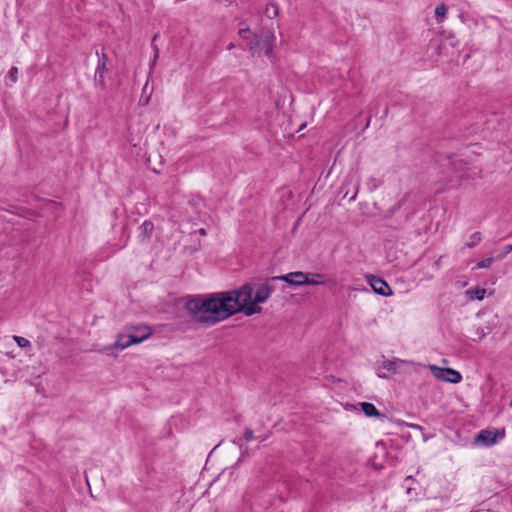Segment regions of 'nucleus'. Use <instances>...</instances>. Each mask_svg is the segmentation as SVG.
Listing matches in <instances>:
<instances>
[{"label": "nucleus", "mask_w": 512, "mask_h": 512, "mask_svg": "<svg viewBox=\"0 0 512 512\" xmlns=\"http://www.w3.org/2000/svg\"><path fill=\"white\" fill-rule=\"evenodd\" d=\"M274 291V287L265 282L255 291L252 284L245 283L238 289L197 295L188 299L185 309L190 318L205 326H212L238 312L246 316L260 314L262 308L259 304L266 302Z\"/></svg>", "instance_id": "nucleus-1"}, {"label": "nucleus", "mask_w": 512, "mask_h": 512, "mask_svg": "<svg viewBox=\"0 0 512 512\" xmlns=\"http://www.w3.org/2000/svg\"><path fill=\"white\" fill-rule=\"evenodd\" d=\"M130 329L141 330L143 334H119L117 340L114 343L115 348L125 349L133 344H138L146 340L152 335V330L149 326L144 324H139L135 326H130Z\"/></svg>", "instance_id": "nucleus-2"}, {"label": "nucleus", "mask_w": 512, "mask_h": 512, "mask_svg": "<svg viewBox=\"0 0 512 512\" xmlns=\"http://www.w3.org/2000/svg\"><path fill=\"white\" fill-rule=\"evenodd\" d=\"M275 36L271 32L262 33L260 36L254 35V40L248 42V46L253 55L264 49L265 54L270 56L274 47Z\"/></svg>", "instance_id": "nucleus-3"}, {"label": "nucleus", "mask_w": 512, "mask_h": 512, "mask_svg": "<svg viewBox=\"0 0 512 512\" xmlns=\"http://www.w3.org/2000/svg\"><path fill=\"white\" fill-rule=\"evenodd\" d=\"M505 437V429H483L474 439V444L481 445L485 447H490L496 444L498 441L504 439Z\"/></svg>", "instance_id": "nucleus-4"}, {"label": "nucleus", "mask_w": 512, "mask_h": 512, "mask_svg": "<svg viewBox=\"0 0 512 512\" xmlns=\"http://www.w3.org/2000/svg\"><path fill=\"white\" fill-rule=\"evenodd\" d=\"M272 281L280 280L284 281L290 286L294 287H300L305 284H314L313 281L308 280V273L297 271V272H290L285 275L281 276H275L271 278Z\"/></svg>", "instance_id": "nucleus-5"}, {"label": "nucleus", "mask_w": 512, "mask_h": 512, "mask_svg": "<svg viewBox=\"0 0 512 512\" xmlns=\"http://www.w3.org/2000/svg\"><path fill=\"white\" fill-rule=\"evenodd\" d=\"M430 370L437 379L442 381L456 384L462 380L460 372L452 368H441L436 365H431Z\"/></svg>", "instance_id": "nucleus-6"}, {"label": "nucleus", "mask_w": 512, "mask_h": 512, "mask_svg": "<svg viewBox=\"0 0 512 512\" xmlns=\"http://www.w3.org/2000/svg\"><path fill=\"white\" fill-rule=\"evenodd\" d=\"M366 279L376 294L381 296H389L392 294V290L385 280L372 274L366 275Z\"/></svg>", "instance_id": "nucleus-7"}, {"label": "nucleus", "mask_w": 512, "mask_h": 512, "mask_svg": "<svg viewBox=\"0 0 512 512\" xmlns=\"http://www.w3.org/2000/svg\"><path fill=\"white\" fill-rule=\"evenodd\" d=\"M96 54L98 55V64L95 71V81L99 83V85L104 88L105 87V81H104V74L107 71L106 65L108 61L107 54L102 50L101 54L97 51Z\"/></svg>", "instance_id": "nucleus-8"}, {"label": "nucleus", "mask_w": 512, "mask_h": 512, "mask_svg": "<svg viewBox=\"0 0 512 512\" xmlns=\"http://www.w3.org/2000/svg\"><path fill=\"white\" fill-rule=\"evenodd\" d=\"M138 230V238L142 242L147 241L152 236L154 231V224L151 221L146 220L139 226Z\"/></svg>", "instance_id": "nucleus-9"}, {"label": "nucleus", "mask_w": 512, "mask_h": 512, "mask_svg": "<svg viewBox=\"0 0 512 512\" xmlns=\"http://www.w3.org/2000/svg\"><path fill=\"white\" fill-rule=\"evenodd\" d=\"M363 413L367 417L386 418L385 415L381 414L374 404L369 402L360 403Z\"/></svg>", "instance_id": "nucleus-10"}, {"label": "nucleus", "mask_w": 512, "mask_h": 512, "mask_svg": "<svg viewBox=\"0 0 512 512\" xmlns=\"http://www.w3.org/2000/svg\"><path fill=\"white\" fill-rule=\"evenodd\" d=\"M448 161L450 167L455 171L463 170L466 165L462 160H459L456 155L448 156Z\"/></svg>", "instance_id": "nucleus-11"}, {"label": "nucleus", "mask_w": 512, "mask_h": 512, "mask_svg": "<svg viewBox=\"0 0 512 512\" xmlns=\"http://www.w3.org/2000/svg\"><path fill=\"white\" fill-rule=\"evenodd\" d=\"M278 14H279V9H278L277 4L274 2L268 3L265 8V15L268 18L273 19V18L277 17Z\"/></svg>", "instance_id": "nucleus-12"}, {"label": "nucleus", "mask_w": 512, "mask_h": 512, "mask_svg": "<svg viewBox=\"0 0 512 512\" xmlns=\"http://www.w3.org/2000/svg\"><path fill=\"white\" fill-rule=\"evenodd\" d=\"M481 241V234L480 232H475L473 233L471 236H470V240L468 242H465L462 249H461V252L463 253L464 252V247H475L476 245L479 244V242Z\"/></svg>", "instance_id": "nucleus-13"}, {"label": "nucleus", "mask_w": 512, "mask_h": 512, "mask_svg": "<svg viewBox=\"0 0 512 512\" xmlns=\"http://www.w3.org/2000/svg\"><path fill=\"white\" fill-rule=\"evenodd\" d=\"M467 294H470L472 299L483 300L486 294V290L484 288H475L468 290Z\"/></svg>", "instance_id": "nucleus-14"}, {"label": "nucleus", "mask_w": 512, "mask_h": 512, "mask_svg": "<svg viewBox=\"0 0 512 512\" xmlns=\"http://www.w3.org/2000/svg\"><path fill=\"white\" fill-rule=\"evenodd\" d=\"M399 363H402V361L395 359V360H388L383 362V368L386 369L389 372L396 373L397 372V366Z\"/></svg>", "instance_id": "nucleus-15"}, {"label": "nucleus", "mask_w": 512, "mask_h": 512, "mask_svg": "<svg viewBox=\"0 0 512 512\" xmlns=\"http://www.w3.org/2000/svg\"><path fill=\"white\" fill-rule=\"evenodd\" d=\"M254 33L249 28H242L239 30V36L243 39L250 41L254 40Z\"/></svg>", "instance_id": "nucleus-16"}, {"label": "nucleus", "mask_w": 512, "mask_h": 512, "mask_svg": "<svg viewBox=\"0 0 512 512\" xmlns=\"http://www.w3.org/2000/svg\"><path fill=\"white\" fill-rule=\"evenodd\" d=\"M13 340L17 343V345L21 348L30 347V341L21 336H14Z\"/></svg>", "instance_id": "nucleus-17"}, {"label": "nucleus", "mask_w": 512, "mask_h": 512, "mask_svg": "<svg viewBox=\"0 0 512 512\" xmlns=\"http://www.w3.org/2000/svg\"><path fill=\"white\" fill-rule=\"evenodd\" d=\"M492 263H493V258H483L472 269H475V268H489L492 265Z\"/></svg>", "instance_id": "nucleus-18"}, {"label": "nucleus", "mask_w": 512, "mask_h": 512, "mask_svg": "<svg viewBox=\"0 0 512 512\" xmlns=\"http://www.w3.org/2000/svg\"><path fill=\"white\" fill-rule=\"evenodd\" d=\"M447 13V7L445 4H440L435 9V14L438 18H444Z\"/></svg>", "instance_id": "nucleus-19"}, {"label": "nucleus", "mask_w": 512, "mask_h": 512, "mask_svg": "<svg viewBox=\"0 0 512 512\" xmlns=\"http://www.w3.org/2000/svg\"><path fill=\"white\" fill-rule=\"evenodd\" d=\"M323 278V275L322 274H318V273H308V280L310 281H313L314 284H312L313 286H316V285H320L322 284L323 282L322 281H318L317 279H321Z\"/></svg>", "instance_id": "nucleus-20"}, {"label": "nucleus", "mask_w": 512, "mask_h": 512, "mask_svg": "<svg viewBox=\"0 0 512 512\" xmlns=\"http://www.w3.org/2000/svg\"><path fill=\"white\" fill-rule=\"evenodd\" d=\"M9 78L11 79L12 82H16L17 81V76H18V69L16 67H12L10 70H9Z\"/></svg>", "instance_id": "nucleus-21"}, {"label": "nucleus", "mask_w": 512, "mask_h": 512, "mask_svg": "<svg viewBox=\"0 0 512 512\" xmlns=\"http://www.w3.org/2000/svg\"><path fill=\"white\" fill-rule=\"evenodd\" d=\"M253 430L250 429V428H246L245 429V433H244V439L249 442L253 439Z\"/></svg>", "instance_id": "nucleus-22"}, {"label": "nucleus", "mask_w": 512, "mask_h": 512, "mask_svg": "<svg viewBox=\"0 0 512 512\" xmlns=\"http://www.w3.org/2000/svg\"><path fill=\"white\" fill-rule=\"evenodd\" d=\"M127 329L129 331V334H138V335L143 334V331H141V330L130 329V327H128Z\"/></svg>", "instance_id": "nucleus-23"}, {"label": "nucleus", "mask_w": 512, "mask_h": 512, "mask_svg": "<svg viewBox=\"0 0 512 512\" xmlns=\"http://www.w3.org/2000/svg\"><path fill=\"white\" fill-rule=\"evenodd\" d=\"M512 251V245H507L505 249V253L508 254Z\"/></svg>", "instance_id": "nucleus-24"}, {"label": "nucleus", "mask_w": 512, "mask_h": 512, "mask_svg": "<svg viewBox=\"0 0 512 512\" xmlns=\"http://www.w3.org/2000/svg\"><path fill=\"white\" fill-rule=\"evenodd\" d=\"M234 47H235V46H234V44H233V43H230V44H228V46H227V50H232Z\"/></svg>", "instance_id": "nucleus-25"}, {"label": "nucleus", "mask_w": 512, "mask_h": 512, "mask_svg": "<svg viewBox=\"0 0 512 512\" xmlns=\"http://www.w3.org/2000/svg\"><path fill=\"white\" fill-rule=\"evenodd\" d=\"M157 57H158V49H157V47H155L154 61L156 60Z\"/></svg>", "instance_id": "nucleus-26"}, {"label": "nucleus", "mask_w": 512, "mask_h": 512, "mask_svg": "<svg viewBox=\"0 0 512 512\" xmlns=\"http://www.w3.org/2000/svg\"><path fill=\"white\" fill-rule=\"evenodd\" d=\"M378 376H379L380 378H384V379L388 378V376H387V375H385V374H381V373H378Z\"/></svg>", "instance_id": "nucleus-27"}, {"label": "nucleus", "mask_w": 512, "mask_h": 512, "mask_svg": "<svg viewBox=\"0 0 512 512\" xmlns=\"http://www.w3.org/2000/svg\"><path fill=\"white\" fill-rule=\"evenodd\" d=\"M199 233H200L201 235H206V231H205V229H203V228L199 230Z\"/></svg>", "instance_id": "nucleus-28"}, {"label": "nucleus", "mask_w": 512, "mask_h": 512, "mask_svg": "<svg viewBox=\"0 0 512 512\" xmlns=\"http://www.w3.org/2000/svg\"><path fill=\"white\" fill-rule=\"evenodd\" d=\"M405 480H406V481H407V480L412 481V480H413V476L409 475V476H407V477H406V479H405Z\"/></svg>", "instance_id": "nucleus-29"}, {"label": "nucleus", "mask_w": 512, "mask_h": 512, "mask_svg": "<svg viewBox=\"0 0 512 512\" xmlns=\"http://www.w3.org/2000/svg\"><path fill=\"white\" fill-rule=\"evenodd\" d=\"M410 427H412V428H419V429L421 428L419 425H415V424L410 425Z\"/></svg>", "instance_id": "nucleus-30"}, {"label": "nucleus", "mask_w": 512, "mask_h": 512, "mask_svg": "<svg viewBox=\"0 0 512 512\" xmlns=\"http://www.w3.org/2000/svg\"><path fill=\"white\" fill-rule=\"evenodd\" d=\"M157 37H158V34H155L153 39H152V43H154V41L157 39Z\"/></svg>", "instance_id": "nucleus-31"}, {"label": "nucleus", "mask_w": 512, "mask_h": 512, "mask_svg": "<svg viewBox=\"0 0 512 512\" xmlns=\"http://www.w3.org/2000/svg\"><path fill=\"white\" fill-rule=\"evenodd\" d=\"M435 265L438 266L439 265V260L435 261Z\"/></svg>", "instance_id": "nucleus-32"}]
</instances>
